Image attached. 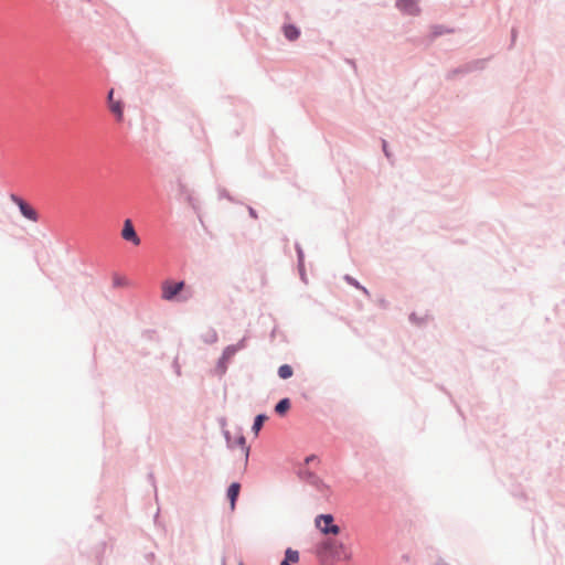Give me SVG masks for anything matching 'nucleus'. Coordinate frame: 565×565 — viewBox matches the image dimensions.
I'll return each instance as SVG.
<instances>
[{
  "instance_id": "nucleus-1",
  "label": "nucleus",
  "mask_w": 565,
  "mask_h": 565,
  "mask_svg": "<svg viewBox=\"0 0 565 565\" xmlns=\"http://www.w3.org/2000/svg\"><path fill=\"white\" fill-rule=\"evenodd\" d=\"M317 554L323 561H347L351 557L343 543L326 539L317 545Z\"/></svg>"
},
{
  "instance_id": "nucleus-2",
  "label": "nucleus",
  "mask_w": 565,
  "mask_h": 565,
  "mask_svg": "<svg viewBox=\"0 0 565 565\" xmlns=\"http://www.w3.org/2000/svg\"><path fill=\"white\" fill-rule=\"evenodd\" d=\"M192 297L184 280L167 279L161 284V298L170 302H186Z\"/></svg>"
},
{
  "instance_id": "nucleus-3",
  "label": "nucleus",
  "mask_w": 565,
  "mask_h": 565,
  "mask_svg": "<svg viewBox=\"0 0 565 565\" xmlns=\"http://www.w3.org/2000/svg\"><path fill=\"white\" fill-rule=\"evenodd\" d=\"M222 433L226 441L227 448L233 449L234 447H239L243 450L245 457L244 466L246 468L248 465L250 447L246 445L245 436L241 433L236 437H232L231 431L227 429H223Z\"/></svg>"
},
{
  "instance_id": "nucleus-4",
  "label": "nucleus",
  "mask_w": 565,
  "mask_h": 565,
  "mask_svg": "<svg viewBox=\"0 0 565 565\" xmlns=\"http://www.w3.org/2000/svg\"><path fill=\"white\" fill-rule=\"evenodd\" d=\"M316 526L322 534L338 535L341 531L340 526L334 523V516L331 513H322L315 519Z\"/></svg>"
},
{
  "instance_id": "nucleus-5",
  "label": "nucleus",
  "mask_w": 565,
  "mask_h": 565,
  "mask_svg": "<svg viewBox=\"0 0 565 565\" xmlns=\"http://www.w3.org/2000/svg\"><path fill=\"white\" fill-rule=\"evenodd\" d=\"M235 354L236 353L234 352V347H225L216 362V365L213 370V374L218 376L220 379L224 376L227 372L228 363L234 358Z\"/></svg>"
},
{
  "instance_id": "nucleus-6",
  "label": "nucleus",
  "mask_w": 565,
  "mask_h": 565,
  "mask_svg": "<svg viewBox=\"0 0 565 565\" xmlns=\"http://www.w3.org/2000/svg\"><path fill=\"white\" fill-rule=\"evenodd\" d=\"M11 201L19 207V211L23 217L29 221L36 222L39 218L38 212L20 195L15 193L10 194Z\"/></svg>"
},
{
  "instance_id": "nucleus-7",
  "label": "nucleus",
  "mask_w": 565,
  "mask_h": 565,
  "mask_svg": "<svg viewBox=\"0 0 565 565\" xmlns=\"http://www.w3.org/2000/svg\"><path fill=\"white\" fill-rule=\"evenodd\" d=\"M395 8L404 15L418 17L422 13L419 0H396Z\"/></svg>"
},
{
  "instance_id": "nucleus-8",
  "label": "nucleus",
  "mask_w": 565,
  "mask_h": 565,
  "mask_svg": "<svg viewBox=\"0 0 565 565\" xmlns=\"http://www.w3.org/2000/svg\"><path fill=\"white\" fill-rule=\"evenodd\" d=\"M121 237L125 241L130 242L136 246L140 245V243H141V239L138 236L131 220H129V218L125 220V222H124V226L121 230Z\"/></svg>"
},
{
  "instance_id": "nucleus-9",
  "label": "nucleus",
  "mask_w": 565,
  "mask_h": 565,
  "mask_svg": "<svg viewBox=\"0 0 565 565\" xmlns=\"http://www.w3.org/2000/svg\"><path fill=\"white\" fill-rule=\"evenodd\" d=\"M107 103L109 110L116 116L118 120H121L124 116V103L121 100L114 99L113 88L108 90Z\"/></svg>"
},
{
  "instance_id": "nucleus-10",
  "label": "nucleus",
  "mask_w": 565,
  "mask_h": 565,
  "mask_svg": "<svg viewBox=\"0 0 565 565\" xmlns=\"http://www.w3.org/2000/svg\"><path fill=\"white\" fill-rule=\"evenodd\" d=\"M295 249L297 254V268L299 271L300 279L307 282V275L305 269V253L299 242L295 243Z\"/></svg>"
},
{
  "instance_id": "nucleus-11",
  "label": "nucleus",
  "mask_w": 565,
  "mask_h": 565,
  "mask_svg": "<svg viewBox=\"0 0 565 565\" xmlns=\"http://www.w3.org/2000/svg\"><path fill=\"white\" fill-rule=\"evenodd\" d=\"M241 483L237 481L232 482L226 489V498L230 502L231 509L234 510L241 492Z\"/></svg>"
},
{
  "instance_id": "nucleus-12",
  "label": "nucleus",
  "mask_w": 565,
  "mask_h": 565,
  "mask_svg": "<svg viewBox=\"0 0 565 565\" xmlns=\"http://www.w3.org/2000/svg\"><path fill=\"white\" fill-rule=\"evenodd\" d=\"M281 31L284 36L290 42L298 40L301 34L300 28L294 23H285L281 26Z\"/></svg>"
},
{
  "instance_id": "nucleus-13",
  "label": "nucleus",
  "mask_w": 565,
  "mask_h": 565,
  "mask_svg": "<svg viewBox=\"0 0 565 565\" xmlns=\"http://www.w3.org/2000/svg\"><path fill=\"white\" fill-rule=\"evenodd\" d=\"M297 475L300 479L306 480L313 486H319L320 483L322 484V480L315 472L307 468H300Z\"/></svg>"
},
{
  "instance_id": "nucleus-14",
  "label": "nucleus",
  "mask_w": 565,
  "mask_h": 565,
  "mask_svg": "<svg viewBox=\"0 0 565 565\" xmlns=\"http://www.w3.org/2000/svg\"><path fill=\"white\" fill-rule=\"evenodd\" d=\"M298 562H299V552L291 547H287L285 551V556L281 559L279 565H292Z\"/></svg>"
},
{
  "instance_id": "nucleus-15",
  "label": "nucleus",
  "mask_w": 565,
  "mask_h": 565,
  "mask_svg": "<svg viewBox=\"0 0 565 565\" xmlns=\"http://www.w3.org/2000/svg\"><path fill=\"white\" fill-rule=\"evenodd\" d=\"M290 407H291L290 398L282 397L276 403L274 409L277 415L285 416L288 413V411L290 409Z\"/></svg>"
},
{
  "instance_id": "nucleus-16",
  "label": "nucleus",
  "mask_w": 565,
  "mask_h": 565,
  "mask_svg": "<svg viewBox=\"0 0 565 565\" xmlns=\"http://www.w3.org/2000/svg\"><path fill=\"white\" fill-rule=\"evenodd\" d=\"M267 419H268V416L265 413L257 414L254 417V422L252 425V431L254 433V435L256 437L258 436L260 429L263 428V426Z\"/></svg>"
},
{
  "instance_id": "nucleus-17",
  "label": "nucleus",
  "mask_w": 565,
  "mask_h": 565,
  "mask_svg": "<svg viewBox=\"0 0 565 565\" xmlns=\"http://www.w3.org/2000/svg\"><path fill=\"white\" fill-rule=\"evenodd\" d=\"M343 279L350 286L354 287L358 290H361L366 297L371 296L369 289L366 287H364L363 285H361L360 281L356 278L352 277L351 275H349V274L344 275Z\"/></svg>"
},
{
  "instance_id": "nucleus-18",
  "label": "nucleus",
  "mask_w": 565,
  "mask_h": 565,
  "mask_svg": "<svg viewBox=\"0 0 565 565\" xmlns=\"http://www.w3.org/2000/svg\"><path fill=\"white\" fill-rule=\"evenodd\" d=\"M201 340L205 343V344H214L217 342L218 340V334L216 332V330L212 327H210L206 332L202 333L201 334Z\"/></svg>"
},
{
  "instance_id": "nucleus-19",
  "label": "nucleus",
  "mask_w": 565,
  "mask_h": 565,
  "mask_svg": "<svg viewBox=\"0 0 565 565\" xmlns=\"http://www.w3.org/2000/svg\"><path fill=\"white\" fill-rule=\"evenodd\" d=\"M488 58H478L470 62H467L468 71L469 73L476 72V71H482L486 68Z\"/></svg>"
},
{
  "instance_id": "nucleus-20",
  "label": "nucleus",
  "mask_w": 565,
  "mask_h": 565,
  "mask_svg": "<svg viewBox=\"0 0 565 565\" xmlns=\"http://www.w3.org/2000/svg\"><path fill=\"white\" fill-rule=\"evenodd\" d=\"M467 74H469V71H468L467 64L465 63L458 67L450 70L446 74V79L450 81V79H454L457 75H467Z\"/></svg>"
},
{
  "instance_id": "nucleus-21",
  "label": "nucleus",
  "mask_w": 565,
  "mask_h": 565,
  "mask_svg": "<svg viewBox=\"0 0 565 565\" xmlns=\"http://www.w3.org/2000/svg\"><path fill=\"white\" fill-rule=\"evenodd\" d=\"M277 375L281 380H288L294 375V369L289 364H281L277 370Z\"/></svg>"
},
{
  "instance_id": "nucleus-22",
  "label": "nucleus",
  "mask_w": 565,
  "mask_h": 565,
  "mask_svg": "<svg viewBox=\"0 0 565 565\" xmlns=\"http://www.w3.org/2000/svg\"><path fill=\"white\" fill-rule=\"evenodd\" d=\"M452 30L445 26V25H441V24H436L433 26L431 29V35L433 38H438V36H441L444 34H448V33H451Z\"/></svg>"
},
{
  "instance_id": "nucleus-23",
  "label": "nucleus",
  "mask_w": 565,
  "mask_h": 565,
  "mask_svg": "<svg viewBox=\"0 0 565 565\" xmlns=\"http://www.w3.org/2000/svg\"><path fill=\"white\" fill-rule=\"evenodd\" d=\"M408 320L411 323L417 326V327H424L426 324V321H427V316L425 317H419L417 316L416 312H412L409 316H408Z\"/></svg>"
},
{
  "instance_id": "nucleus-24",
  "label": "nucleus",
  "mask_w": 565,
  "mask_h": 565,
  "mask_svg": "<svg viewBox=\"0 0 565 565\" xmlns=\"http://www.w3.org/2000/svg\"><path fill=\"white\" fill-rule=\"evenodd\" d=\"M248 335H244L241 340H238L234 344H230V347H234V352L237 353L247 348Z\"/></svg>"
},
{
  "instance_id": "nucleus-25",
  "label": "nucleus",
  "mask_w": 565,
  "mask_h": 565,
  "mask_svg": "<svg viewBox=\"0 0 565 565\" xmlns=\"http://www.w3.org/2000/svg\"><path fill=\"white\" fill-rule=\"evenodd\" d=\"M179 191L182 195H186L188 202L194 207L192 195L189 193L186 185L181 181H179Z\"/></svg>"
},
{
  "instance_id": "nucleus-26",
  "label": "nucleus",
  "mask_w": 565,
  "mask_h": 565,
  "mask_svg": "<svg viewBox=\"0 0 565 565\" xmlns=\"http://www.w3.org/2000/svg\"><path fill=\"white\" fill-rule=\"evenodd\" d=\"M113 285H114V287H122V286L126 285V280H125V278H121L119 276H115L114 280H113Z\"/></svg>"
},
{
  "instance_id": "nucleus-27",
  "label": "nucleus",
  "mask_w": 565,
  "mask_h": 565,
  "mask_svg": "<svg viewBox=\"0 0 565 565\" xmlns=\"http://www.w3.org/2000/svg\"><path fill=\"white\" fill-rule=\"evenodd\" d=\"M220 198H221V199H222V198H225V199H227V200H228V201H231V202H233V201H234V200H233V198H232V195H231V194H230L225 189L220 190Z\"/></svg>"
},
{
  "instance_id": "nucleus-28",
  "label": "nucleus",
  "mask_w": 565,
  "mask_h": 565,
  "mask_svg": "<svg viewBox=\"0 0 565 565\" xmlns=\"http://www.w3.org/2000/svg\"><path fill=\"white\" fill-rule=\"evenodd\" d=\"M247 211L250 217L258 218V213L254 207L247 206Z\"/></svg>"
},
{
  "instance_id": "nucleus-29",
  "label": "nucleus",
  "mask_w": 565,
  "mask_h": 565,
  "mask_svg": "<svg viewBox=\"0 0 565 565\" xmlns=\"http://www.w3.org/2000/svg\"><path fill=\"white\" fill-rule=\"evenodd\" d=\"M382 148H383V152H384V154H385L387 158H390V157H391V154H390V152H388V150H387V142H386V140H384V139L382 140Z\"/></svg>"
},
{
  "instance_id": "nucleus-30",
  "label": "nucleus",
  "mask_w": 565,
  "mask_h": 565,
  "mask_svg": "<svg viewBox=\"0 0 565 565\" xmlns=\"http://www.w3.org/2000/svg\"><path fill=\"white\" fill-rule=\"evenodd\" d=\"M317 459H318V457L316 455H309V456L306 457L305 463L309 465L310 462H312V461H315Z\"/></svg>"
},
{
  "instance_id": "nucleus-31",
  "label": "nucleus",
  "mask_w": 565,
  "mask_h": 565,
  "mask_svg": "<svg viewBox=\"0 0 565 565\" xmlns=\"http://www.w3.org/2000/svg\"><path fill=\"white\" fill-rule=\"evenodd\" d=\"M516 34H518V32H516V30L513 28V29L511 30V44H513V43L515 42Z\"/></svg>"
},
{
  "instance_id": "nucleus-32",
  "label": "nucleus",
  "mask_w": 565,
  "mask_h": 565,
  "mask_svg": "<svg viewBox=\"0 0 565 565\" xmlns=\"http://www.w3.org/2000/svg\"><path fill=\"white\" fill-rule=\"evenodd\" d=\"M148 478H149V480L151 481L152 486L156 488V484H154V476H153V473H152V472H150V473L148 475Z\"/></svg>"
},
{
  "instance_id": "nucleus-33",
  "label": "nucleus",
  "mask_w": 565,
  "mask_h": 565,
  "mask_svg": "<svg viewBox=\"0 0 565 565\" xmlns=\"http://www.w3.org/2000/svg\"><path fill=\"white\" fill-rule=\"evenodd\" d=\"M387 305H388V303H387V301H386L385 299H381V300H380V306H381L382 308H386V307H387Z\"/></svg>"
},
{
  "instance_id": "nucleus-34",
  "label": "nucleus",
  "mask_w": 565,
  "mask_h": 565,
  "mask_svg": "<svg viewBox=\"0 0 565 565\" xmlns=\"http://www.w3.org/2000/svg\"><path fill=\"white\" fill-rule=\"evenodd\" d=\"M220 425L222 426V428L224 429L225 425H226V419L225 418H222L220 420Z\"/></svg>"
},
{
  "instance_id": "nucleus-35",
  "label": "nucleus",
  "mask_w": 565,
  "mask_h": 565,
  "mask_svg": "<svg viewBox=\"0 0 565 565\" xmlns=\"http://www.w3.org/2000/svg\"><path fill=\"white\" fill-rule=\"evenodd\" d=\"M436 565H450V564H448L447 562H445V561L440 559V561H438V562L436 563Z\"/></svg>"
},
{
  "instance_id": "nucleus-36",
  "label": "nucleus",
  "mask_w": 565,
  "mask_h": 565,
  "mask_svg": "<svg viewBox=\"0 0 565 565\" xmlns=\"http://www.w3.org/2000/svg\"><path fill=\"white\" fill-rule=\"evenodd\" d=\"M153 557H154L153 553H150V554L148 555V558H153Z\"/></svg>"
},
{
  "instance_id": "nucleus-37",
  "label": "nucleus",
  "mask_w": 565,
  "mask_h": 565,
  "mask_svg": "<svg viewBox=\"0 0 565 565\" xmlns=\"http://www.w3.org/2000/svg\"><path fill=\"white\" fill-rule=\"evenodd\" d=\"M222 565H226L224 556L222 557Z\"/></svg>"
},
{
  "instance_id": "nucleus-38",
  "label": "nucleus",
  "mask_w": 565,
  "mask_h": 565,
  "mask_svg": "<svg viewBox=\"0 0 565 565\" xmlns=\"http://www.w3.org/2000/svg\"><path fill=\"white\" fill-rule=\"evenodd\" d=\"M238 565H244L242 562Z\"/></svg>"
}]
</instances>
